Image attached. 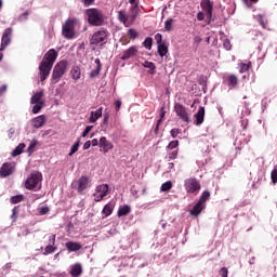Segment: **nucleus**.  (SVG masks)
Returning a JSON list of instances; mask_svg holds the SVG:
<instances>
[{
	"instance_id": "nucleus-1",
	"label": "nucleus",
	"mask_w": 277,
	"mask_h": 277,
	"mask_svg": "<svg viewBox=\"0 0 277 277\" xmlns=\"http://www.w3.org/2000/svg\"><path fill=\"white\" fill-rule=\"evenodd\" d=\"M57 55L58 54L57 51H55V49L49 50L43 55V60L39 65L40 81H47V79H49L51 70L53 69V64H55V61L57 60Z\"/></svg>"
},
{
	"instance_id": "nucleus-2",
	"label": "nucleus",
	"mask_w": 277,
	"mask_h": 277,
	"mask_svg": "<svg viewBox=\"0 0 277 277\" xmlns=\"http://www.w3.org/2000/svg\"><path fill=\"white\" fill-rule=\"evenodd\" d=\"M136 0H129V3H131L130 12L131 15L127 16V11H118V21L124 25V27H131L133 23L137 19V16H140V6L135 4Z\"/></svg>"
},
{
	"instance_id": "nucleus-3",
	"label": "nucleus",
	"mask_w": 277,
	"mask_h": 277,
	"mask_svg": "<svg viewBox=\"0 0 277 277\" xmlns=\"http://www.w3.org/2000/svg\"><path fill=\"white\" fill-rule=\"evenodd\" d=\"M84 14L88 18L89 25L92 27H103L105 25V13L96 8L87 9Z\"/></svg>"
},
{
	"instance_id": "nucleus-4",
	"label": "nucleus",
	"mask_w": 277,
	"mask_h": 277,
	"mask_svg": "<svg viewBox=\"0 0 277 277\" xmlns=\"http://www.w3.org/2000/svg\"><path fill=\"white\" fill-rule=\"evenodd\" d=\"M109 38V31L107 29L102 28L95 31L90 38L91 47H103V44H107V39Z\"/></svg>"
},
{
	"instance_id": "nucleus-5",
	"label": "nucleus",
	"mask_w": 277,
	"mask_h": 277,
	"mask_svg": "<svg viewBox=\"0 0 277 277\" xmlns=\"http://www.w3.org/2000/svg\"><path fill=\"white\" fill-rule=\"evenodd\" d=\"M68 70V61L58 62L52 71V83H60V79L66 75Z\"/></svg>"
},
{
	"instance_id": "nucleus-6",
	"label": "nucleus",
	"mask_w": 277,
	"mask_h": 277,
	"mask_svg": "<svg viewBox=\"0 0 277 277\" xmlns=\"http://www.w3.org/2000/svg\"><path fill=\"white\" fill-rule=\"evenodd\" d=\"M77 23H79V19H77V17L68 18L67 21H65L62 30V35L64 36V38H66L67 40H72V38H75V25H77Z\"/></svg>"
},
{
	"instance_id": "nucleus-7",
	"label": "nucleus",
	"mask_w": 277,
	"mask_h": 277,
	"mask_svg": "<svg viewBox=\"0 0 277 277\" xmlns=\"http://www.w3.org/2000/svg\"><path fill=\"white\" fill-rule=\"evenodd\" d=\"M38 183H42V173L35 171L27 177L24 185L26 189H29V192H36Z\"/></svg>"
},
{
	"instance_id": "nucleus-8",
	"label": "nucleus",
	"mask_w": 277,
	"mask_h": 277,
	"mask_svg": "<svg viewBox=\"0 0 277 277\" xmlns=\"http://www.w3.org/2000/svg\"><path fill=\"white\" fill-rule=\"evenodd\" d=\"M184 187L186 189V194H192L193 196H198L200 193V181L196 177H189L184 181Z\"/></svg>"
},
{
	"instance_id": "nucleus-9",
	"label": "nucleus",
	"mask_w": 277,
	"mask_h": 277,
	"mask_svg": "<svg viewBox=\"0 0 277 277\" xmlns=\"http://www.w3.org/2000/svg\"><path fill=\"white\" fill-rule=\"evenodd\" d=\"M109 194V185L107 184H101L96 186L95 193L93 194L94 201L101 202L103 198H105Z\"/></svg>"
},
{
	"instance_id": "nucleus-10",
	"label": "nucleus",
	"mask_w": 277,
	"mask_h": 277,
	"mask_svg": "<svg viewBox=\"0 0 277 277\" xmlns=\"http://www.w3.org/2000/svg\"><path fill=\"white\" fill-rule=\"evenodd\" d=\"M14 172H16V164L14 162H4L0 168L1 179H8V176H12Z\"/></svg>"
},
{
	"instance_id": "nucleus-11",
	"label": "nucleus",
	"mask_w": 277,
	"mask_h": 277,
	"mask_svg": "<svg viewBox=\"0 0 277 277\" xmlns=\"http://www.w3.org/2000/svg\"><path fill=\"white\" fill-rule=\"evenodd\" d=\"M200 8L206 12L208 18V25L213 21V2L211 0H201Z\"/></svg>"
},
{
	"instance_id": "nucleus-12",
	"label": "nucleus",
	"mask_w": 277,
	"mask_h": 277,
	"mask_svg": "<svg viewBox=\"0 0 277 277\" xmlns=\"http://www.w3.org/2000/svg\"><path fill=\"white\" fill-rule=\"evenodd\" d=\"M174 111L183 122L189 123V114L187 113V108L183 106L181 103L174 104Z\"/></svg>"
},
{
	"instance_id": "nucleus-13",
	"label": "nucleus",
	"mask_w": 277,
	"mask_h": 277,
	"mask_svg": "<svg viewBox=\"0 0 277 277\" xmlns=\"http://www.w3.org/2000/svg\"><path fill=\"white\" fill-rule=\"evenodd\" d=\"M12 28H5L2 38H1V47L0 51H5V48L12 42Z\"/></svg>"
},
{
	"instance_id": "nucleus-14",
	"label": "nucleus",
	"mask_w": 277,
	"mask_h": 277,
	"mask_svg": "<svg viewBox=\"0 0 277 277\" xmlns=\"http://www.w3.org/2000/svg\"><path fill=\"white\" fill-rule=\"evenodd\" d=\"M90 186V176L82 175L77 181V192L78 194H83L85 189Z\"/></svg>"
},
{
	"instance_id": "nucleus-15",
	"label": "nucleus",
	"mask_w": 277,
	"mask_h": 277,
	"mask_svg": "<svg viewBox=\"0 0 277 277\" xmlns=\"http://www.w3.org/2000/svg\"><path fill=\"white\" fill-rule=\"evenodd\" d=\"M100 150L101 153H103L104 155H107V153L109 150H113L114 149V144L111 142H109V140H107V137L105 136H102L100 138Z\"/></svg>"
},
{
	"instance_id": "nucleus-16",
	"label": "nucleus",
	"mask_w": 277,
	"mask_h": 277,
	"mask_svg": "<svg viewBox=\"0 0 277 277\" xmlns=\"http://www.w3.org/2000/svg\"><path fill=\"white\" fill-rule=\"evenodd\" d=\"M137 47L132 45L123 52L120 58L122 60V62H126V60H131V57H135V55H137Z\"/></svg>"
},
{
	"instance_id": "nucleus-17",
	"label": "nucleus",
	"mask_w": 277,
	"mask_h": 277,
	"mask_svg": "<svg viewBox=\"0 0 277 277\" xmlns=\"http://www.w3.org/2000/svg\"><path fill=\"white\" fill-rule=\"evenodd\" d=\"M225 83L230 88V90H234V88H237V83H239V78L233 74L225 77Z\"/></svg>"
},
{
	"instance_id": "nucleus-18",
	"label": "nucleus",
	"mask_w": 277,
	"mask_h": 277,
	"mask_svg": "<svg viewBox=\"0 0 277 277\" xmlns=\"http://www.w3.org/2000/svg\"><path fill=\"white\" fill-rule=\"evenodd\" d=\"M47 123V116L40 115L32 120L34 129H41Z\"/></svg>"
},
{
	"instance_id": "nucleus-19",
	"label": "nucleus",
	"mask_w": 277,
	"mask_h": 277,
	"mask_svg": "<svg viewBox=\"0 0 277 277\" xmlns=\"http://www.w3.org/2000/svg\"><path fill=\"white\" fill-rule=\"evenodd\" d=\"M195 124L200 127L205 122V107L200 106L198 111L195 114Z\"/></svg>"
},
{
	"instance_id": "nucleus-20",
	"label": "nucleus",
	"mask_w": 277,
	"mask_h": 277,
	"mask_svg": "<svg viewBox=\"0 0 277 277\" xmlns=\"http://www.w3.org/2000/svg\"><path fill=\"white\" fill-rule=\"evenodd\" d=\"M68 252H79V250H81L82 246L79 242H75V241H68L65 243Z\"/></svg>"
},
{
	"instance_id": "nucleus-21",
	"label": "nucleus",
	"mask_w": 277,
	"mask_h": 277,
	"mask_svg": "<svg viewBox=\"0 0 277 277\" xmlns=\"http://www.w3.org/2000/svg\"><path fill=\"white\" fill-rule=\"evenodd\" d=\"M69 274L72 277L81 276V274H83V268L81 267V264L77 263L74 266H71V269H70Z\"/></svg>"
},
{
	"instance_id": "nucleus-22",
	"label": "nucleus",
	"mask_w": 277,
	"mask_h": 277,
	"mask_svg": "<svg viewBox=\"0 0 277 277\" xmlns=\"http://www.w3.org/2000/svg\"><path fill=\"white\" fill-rule=\"evenodd\" d=\"M96 68L90 72V79H94L101 75V58H95Z\"/></svg>"
},
{
	"instance_id": "nucleus-23",
	"label": "nucleus",
	"mask_w": 277,
	"mask_h": 277,
	"mask_svg": "<svg viewBox=\"0 0 277 277\" xmlns=\"http://www.w3.org/2000/svg\"><path fill=\"white\" fill-rule=\"evenodd\" d=\"M103 116V107H100L98 109H96L95 111H91V116H90V122L94 123L96 122V120H98V118H101Z\"/></svg>"
},
{
	"instance_id": "nucleus-24",
	"label": "nucleus",
	"mask_w": 277,
	"mask_h": 277,
	"mask_svg": "<svg viewBox=\"0 0 277 277\" xmlns=\"http://www.w3.org/2000/svg\"><path fill=\"white\" fill-rule=\"evenodd\" d=\"M202 209H205V205L198 201L190 210V215H195L197 217V215L202 213Z\"/></svg>"
},
{
	"instance_id": "nucleus-25",
	"label": "nucleus",
	"mask_w": 277,
	"mask_h": 277,
	"mask_svg": "<svg viewBox=\"0 0 277 277\" xmlns=\"http://www.w3.org/2000/svg\"><path fill=\"white\" fill-rule=\"evenodd\" d=\"M70 72L74 81H79V79H81V68H79V66H72Z\"/></svg>"
},
{
	"instance_id": "nucleus-26",
	"label": "nucleus",
	"mask_w": 277,
	"mask_h": 277,
	"mask_svg": "<svg viewBox=\"0 0 277 277\" xmlns=\"http://www.w3.org/2000/svg\"><path fill=\"white\" fill-rule=\"evenodd\" d=\"M43 96H44V92L39 91L31 96L30 103H44V101H42Z\"/></svg>"
},
{
	"instance_id": "nucleus-27",
	"label": "nucleus",
	"mask_w": 277,
	"mask_h": 277,
	"mask_svg": "<svg viewBox=\"0 0 277 277\" xmlns=\"http://www.w3.org/2000/svg\"><path fill=\"white\" fill-rule=\"evenodd\" d=\"M130 213H131V207L126 205V206L119 208L117 215H118V217H124V215H129Z\"/></svg>"
},
{
	"instance_id": "nucleus-28",
	"label": "nucleus",
	"mask_w": 277,
	"mask_h": 277,
	"mask_svg": "<svg viewBox=\"0 0 277 277\" xmlns=\"http://www.w3.org/2000/svg\"><path fill=\"white\" fill-rule=\"evenodd\" d=\"M102 213H103L104 217H109V215H111V213H114V205L107 203L103 208Z\"/></svg>"
},
{
	"instance_id": "nucleus-29",
	"label": "nucleus",
	"mask_w": 277,
	"mask_h": 277,
	"mask_svg": "<svg viewBox=\"0 0 277 277\" xmlns=\"http://www.w3.org/2000/svg\"><path fill=\"white\" fill-rule=\"evenodd\" d=\"M25 150V143H19L16 148L12 151V157H18Z\"/></svg>"
},
{
	"instance_id": "nucleus-30",
	"label": "nucleus",
	"mask_w": 277,
	"mask_h": 277,
	"mask_svg": "<svg viewBox=\"0 0 277 277\" xmlns=\"http://www.w3.org/2000/svg\"><path fill=\"white\" fill-rule=\"evenodd\" d=\"M167 54L168 45H166V43L158 44V55H160V57H166Z\"/></svg>"
},
{
	"instance_id": "nucleus-31",
	"label": "nucleus",
	"mask_w": 277,
	"mask_h": 277,
	"mask_svg": "<svg viewBox=\"0 0 277 277\" xmlns=\"http://www.w3.org/2000/svg\"><path fill=\"white\" fill-rule=\"evenodd\" d=\"M239 68H240L239 72H241V74L248 72V70H250L252 68V62L240 63Z\"/></svg>"
},
{
	"instance_id": "nucleus-32",
	"label": "nucleus",
	"mask_w": 277,
	"mask_h": 277,
	"mask_svg": "<svg viewBox=\"0 0 277 277\" xmlns=\"http://www.w3.org/2000/svg\"><path fill=\"white\" fill-rule=\"evenodd\" d=\"M142 66H143L144 68H148L150 75H155V68H156V67H155V63L145 61V62L142 64Z\"/></svg>"
},
{
	"instance_id": "nucleus-33",
	"label": "nucleus",
	"mask_w": 277,
	"mask_h": 277,
	"mask_svg": "<svg viewBox=\"0 0 277 277\" xmlns=\"http://www.w3.org/2000/svg\"><path fill=\"white\" fill-rule=\"evenodd\" d=\"M56 250H57V247H55V245H48L44 248L43 255L48 256V254H53Z\"/></svg>"
},
{
	"instance_id": "nucleus-34",
	"label": "nucleus",
	"mask_w": 277,
	"mask_h": 277,
	"mask_svg": "<svg viewBox=\"0 0 277 277\" xmlns=\"http://www.w3.org/2000/svg\"><path fill=\"white\" fill-rule=\"evenodd\" d=\"M209 198H211V193H209V190H205L201 194L198 202H200L201 205H205V202H207V200H209Z\"/></svg>"
},
{
	"instance_id": "nucleus-35",
	"label": "nucleus",
	"mask_w": 277,
	"mask_h": 277,
	"mask_svg": "<svg viewBox=\"0 0 277 277\" xmlns=\"http://www.w3.org/2000/svg\"><path fill=\"white\" fill-rule=\"evenodd\" d=\"M79 146H81V140L80 138L71 146V149L68 154V157H72V155L75 153H77V150H79Z\"/></svg>"
},
{
	"instance_id": "nucleus-36",
	"label": "nucleus",
	"mask_w": 277,
	"mask_h": 277,
	"mask_svg": "<svg viewBox=\"0 0 277 277\" xmlns=\"http://www.w3.org/2000/svg\"><path fill=\"white\" fill-rule=\"evenodd\" d=\"M31 105H34L32 114H40V110L44 107V103H31Z\"/></svg>"
},
{
	"instance_id": "nucleus-37",
	"label": "nucleus",
	"mask_w": 277,
	"mask_h": 277,
	"mask_svg": "<svg viewBox=\"0 0 277 277\" xmlns=\"http://www.w3.org/2000/svg\"><path fill=\"white\" fill-rule=\"evenodd\" d=\"M143 47H145V49H148V51H150L153 49V38L147 37L143 42Z\"/></svg>"
},
{
	"instance_id": "nucleus-38",
	"label": "nucleus",
	"mask_w": 277,
	"mask_h": 277,
	"mask_svg": "<svg viewBox=\"0 0 277 277\" xmlns=\"http://www.w3.org/2000/svg\"><path fill=\"white\" fill-rule=\"evenodd\" d=\"M170 189H172V182L168 181L166 183H163L160 187V192H170Z\"/></svg>"
},
{
	"instance_id": "nucleus-39",
	"label": "nucleus",
	"mask_w": 277,
	"mask_h": 277,
	"mask_svg": "<svg viewBox=\"0 0 277 277\" xmlns=\"http://www.w3.org/2000/svg\"><path fill=\"white\" fill-rule=\"evenodd\" d=\"M172 23H174L173 18H169L164 22V31H172Z\"/></svg>"
},
{
	"instance_id": "nucleus-40",
	"label": "nucleus",
	"mask_w": 277,
	"mask_h": 277,
	"mask_svg": "<svg viewBox=\"0 0 277 277\" xmlns=\"http://www.w3.org/2000/svg\"><path fill=\"white\" fill-rule=\"evenodd\" d=\"M128 36L131 40H135L138 36L137 30H135V28H130L128 30Z\"/></svg>"
},
{
	"instance_id": "nucleus-41",
	"label": "nucleus",
	"mask_w": 277,
	"mask_h": 277,
	"mask_svg": "<svg viewBox=\"0 0 277 277\" xmlns=\"http://www.w3.org/2000/svg\"><path fill=\"white\" fill-rule=\"evenodd\" d=\"M23 195H16L11 198L12 205H18V202H23Z\"/></svg>"
},
{
	"instance_id": "nucleus-42",
	"label": "nucleus",
	"mask_w": 277,
	"mask_h": 277,
	"mask_svg": "<svg viewBox=\"0 0 277 277\" xmlns=\"http://www.w3.org/2000/svg\"><path fill=\"white\" fill-rule=\"evenodd\" d=\"M174 148H179V141H171L167 146V150H174Z\"/></svg>"
},
{
	"instance_id": "nucleus-43",
	"label": "nucleus",
	"mask_w": 277,
	"mask_h": 277,
	"mask_svg": "<svg viewBox=\"0 0 277 277\" xmlns=\"http://www.w3.org/2000/svg\"><path fill=\"white\" fill-rule=\"evenodd\" d=\"M177 157H179V149H175V150L168 154V159L170 161L176 159Z\"/></svg>"
},
{
	"instance_id": "nucleus-44",
	"label": "nucleus",
	"mask_w": 277,
	"mask_h": 277,
	"mask_svg": "<svg viewBox=\"0 0 277 277\" xmlns=\"http://www.w3.org/2000/svg\"><path fill=\"white\" fill-rule=\"evenodd\" d=\"M170 133H171V137H173V140H174V138L179 137V135H180V133H181V129H179V128H173V129L170 131Z\"/></svg>"
},
{
	"instance_id": "nucleus-45",
	"label": "nucleus",
	"mask_w": 277,
	"mask_h": 277,
	"mask_svg": "<svg viewBox=\"0 0 277 277\" xmlns=\"http://www.w3.org/2000/svg\"><path fill=\"white\" fill-rule=\"evenodd\" d=\"M271 179H272V183L274 185H276L277 183V168H275L272 172H271Z\"/></svg>"
},
{
	"instance_id": "nucleus-46",
	"label": "nucleus",
	"mask_w": 277,
	"mask_h": 277,
	"mask_svg": "<svg viewBox=\"0 0 277 277\" xmlns=\"http://www.w3.org/2000/svg\"><path fill=\"white\" fill-rule=\"evenodd\" d=\"M259 23L261 25V27H263V29H265L267 27V21H265V17H263V15H259Z\"/></svg>"
},
{
	"instance_id": "nucleus-47",
	"label": "nucleus",
	"mask_w": 277,
	"mask_h": 277,
	"mask_svg": "<svg viewBox=\"0 0 277 277\" xmlns=\"http://www.w3.org/2000/svg\"><path fill=\"white\" fill-rule=\"evenodd\" d=\"M155 40H156L158 45L163 44V36L161 34H156Z\"/></svg>"
},
{
	"instance_id": "nucleus-48",
	"label": "nucleus",
	"mask_w": 277,
	"mask_h": 277,
	"mask_svg": "<svg viewBox=\"0 0 277 277\" xmlns=\"http://www.w3.org/2000/svg\"><path fill=\"white\" fill-rule=\"evenodd\" d=\"M223 47H224V49H226V51H230V49H233V45L230 44V40H228V39L224 40Z\"/></svg>"
},
{
	"instance_id": "nucleus-49",
	"label": "nucleus",
	"mask_w": 277,
	"mask_h": 277,
	"mask_svg": "<svg viewBox=\"0 0 277 277\" xmlns=\"http://www.w3.org/2000/svg\"><path fill=\"white\" fill-rule=\"evenodd\" d=\"M17 217H18V209L13 208L11 220H13V222H16Z\"/></svg>"
},
{
	"instance_id": "nucleus-50",
	"label": "nucleus",
	"mask_w": 277,
	"mask_h": 277,
	"mask_svg": "<svg viewBox=\"0 0 277 277\" xmlns=\"http://www.w3.org/2000/svg\"><path fill=\"white\" fill-rule=\"evenodd\" d=\"M55 239H56L55 234L50 235L49 238H48L49 246H55Z\"/></svg>"
},
{
	"instance_id": "nucleus-51",
	"label": "nucleus",
	"mask_w": 277,
	"mask_h": 277,
	"mask_svg": "<svg viewBox=\"0 0 277 277\" xmlns=\"http://www.w3.org/2000/svg\"><path fill=\"white\" fill-rule=\"evenodd\" d=\"M92 129H94L93 126H87L85 129L82 132V137H87L88 133H90V131H92Z\"/></svg>"
},
{
	"instance_id": "nucleus-52",
	"label": "nucleus",
	"mask_w": 277,
	"mask_h": 277,
	"mask_svg": "<svg viewBox=\"0 0 277 277\" xmlns=\"http://www.w3.org/2000/svg\"><path fill=\"white\" fill-rule=\"evenodd\" d=\"M221 277H228V268L222 267L219 272Z\"/></svg>"
},
{
	"instance_id": "nucleus-53",
	"label": "nucleus",
	"mask_w": 277,
	"mask_h": 277,
	"mask_svg": "<svg viewBox=\"0 0 277 277\" xmlns=\"http://www.w3.org/2000/svg\"><path fill=\"white\" fill-rule=\"evenodd\" d=\"M49 211H51V210L49 209V207H41V208L39 209V215H47V213H49Z\"/></svg>"
},
{
	"instance_id": "nucleus-54",
	"label": "nucleus",
	"mask_w": 277,
	"mask_h": 277,
	"mask_svg": "<svg viewBox=\"0 0 277 277\" xmlns=\"http://www.w3.org/2000/svg\"><path fill=\"white\" fill-rule=\"evenodd\" d=\"M120 107H122V102L120 100H117L115 102V109H116V111H120Z\"/></svg>"
},
{
	"instance_id": "nucleus-55",
	"label": "nucleus",
	"mask_w": 277,
	"mask_h": 277,
	"mask_svg": "<svg viewBox=\"0 0 277 277\" xmlns=\"http://www.w3.org/2000/svg\"><path fill=\"white\" fill-rule=\"evenodd\" d=\"M197 21H205V13L202 11L197 13Z\"/></svg>"
},
{
	"instance_id": "nucleus-56",
	"label": "nucleus",
	"mask_w": 277,
	"mask_h": 277,
	"mask_svg": "<svg viewBox=\"0 0 277 277\" xmlns=\"http://www.w3.org/2000/svg\"><path fill=\"white\" fill-rule=\"evenodd\" d=\"M163 118H166V109L163 107L160 108V120L163 122Z\"/></svg>"
},
{
	"instance_id": "nucleus-57",
	"label": "nucleus",
	"mask_w": 277,
	"mask_h": 277,
	"mask_svg": "<svg viewBox=\"0 0 277 277\" xmlns=\"http://www.w3.org/2000/svg\"><path fill=\"white\" fill-rule=\"evenodd\" d=\"M28 16H29V12L26 11V12H24V13L19 16V18H21L22 21H27Z\"/></svg>"
},
{
	"instance_id": "nucleus-58",
	"label": "nucleus",
	"mask_w": 277,
	"mask_h": 277,
	"mask_svg": "<svg viewBox=\"0 0 277 277\" xmlns=\"http://www.w3.org/2000/svg\"><path fill=\"white\" fill-rule=\"evenodd\" d=\"M90 146H92L91 141H87V142L83 144V150L90 149Z\"/></svg>"
},
{
	"instance_id": "nucleus-59",
	"label": "nucleus",
	"mask_w": 277,
	"mask_h": 277,
	"mask_svg": "<svg viewBox=\"0 0 277 277\" xmlns=\"http://www.w3.org/2000/svg\"><path fill=\"white\" fill-rule=\"evenodd\" d=\"M4 92H8V85L6 84H2L0 87V94H4Z\"/></svg>"
},
{
	"instance_id": "nucleus-60",
	"label": "nucleus",
	"mask_w": 277,
	"mask_h": 277,
	"mask_svg": "<svg viewBox=\"0 0 277 277\" xmlns=\"http://www.w3.org/2000/svg\"><path fill=\"white\" fill-rule=\"evenodd\" d=\"M34 148H36V143H31V144L28 146V153H29V154L34 153Z\"/></svg>"
},
{
	"instance_id": "nucleus-61",
	"label": "nucleus",
	"mask_w": 277,
	"mask_h": 277,
	"mask_svg": "<svg viewBox=\"0 0 277 277\" xmlns=\"http://www.w3.org/2000/svg\"><path fill=\"white\" fill-rule=\"evenodd\" d=\"M94 1L95 0H82V3L88 6V5H92V3H94Z\"/></svg>"
},
{
	"instance_id": "nucleus-62",
	"label": "nucleus",
	"mask_w": 277,
	"mask_h": 277,
	"mask_svg": "<svg viewBox=\"0 0 277 277\" xmlns=\"http://www.w3.org/2000/svg\"><path fill=\"white\" fill-rule=\"evenodd\" d=\"M91 146H100L98 140H97V138H93V140L91 141Z\"/></svg>"
},
{
	"instance_id": "nucleus-63",
	"label": "nucleus",
	"mask_w": 277,
	"mask_h": 277,
	"mask_svg": "<svg viewBox=\"0 0 277 277\" xmlns=\"http://www.w3.org/2000/svg\"><path fill=\"white\" fill-rule=\"evenodd\" d=\"M161 124V119H159L158 121H157V124H156V128H155V133H159V126Z\"/></svg>"
},
{
	"instance_id": "nucleus-64",
	"label": "nucleus",
	"mask_w": 277,
	"mask_h": 277,
	"mask_svg": "<svg viewBox=\"0 0 277 277\" xmlns=\"http://www.w3.org/2000/svg\"><path fill=\"white\" fill-rule=\"evenodd\" d=\"M168 169L169 170H174V162H169L168 163Z\"/></svg>"
}]
</instances>
